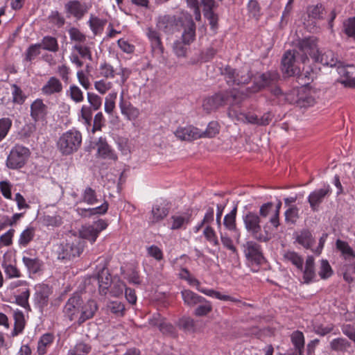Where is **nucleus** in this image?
I'll return each mask as SVG.
<instances>
[{
	"instance_id": "obj_1",
	"label": "nucleus",
	"mask_w": 355,
	"mask_h": 355,
	"mask_svg": "<svg viewBox=\"0 0 355 355\" xmlns=\"http://www.w3.org/2000/svg\"><path fill=\"white\" fill-rule=\"evenodd\" d=\"M241 98L238 97L232 90H225L215 93L203 101V108L207 112L216 111L225 105L233 106L239 104Z\"/></svg>"
},
{
	"instance_id": "obj_2",
	"label": "nucleus",
	"mask_w": 355,
	"mask_h": 355,
	"mask_svg": "<svg viewBox=\"0 0 355 355\" xmlns=\"http://www.w3.org/2000/svg\"><path fill=\"white\" fill-rule=\"evenodd\" d=\"M243 220L247 232L257 241L266 243L271 239V234L266 230V226L262 231L260 225L261 218L257 213L248 211L243 216Z\"/></svg>"
},
{
	"instance_id": "obj_3",
	"label": "nucleus",
	"mask_w": 355,
	"mask_h": 355,
	"mask_svg": "<svg viewBox=\"0 0 355 355\" xmlns=\"http://www.w3.org/2000/svg\"><path fill=\"white\" fill-rule=\"evenodd\" d=\"M82 143L81 133L72 129L63 133L59 138L57 146L62 155H71L77 151Z\"/></svg>"
},
{
	"instance_id": "obj_4",
	"label": "nucleus",
	"mask_w": 355,
	"mask_h": 355,
	"mask_svg": "<svg viewBox=\"0 0 355 355\" xmlns=\"http://www.w3.org/2000/svg\"><path fill=\"white\" fill-rule=\"evenodd\" d=\"M279 80V75L276 71H266L256 76L254 83L248 89L250 92L256 93L265 89H268L272 94V90L275 87H279L277 83Z\"/></svg>"
},
{
	"instance_id": "obj_5",
	"label": "nucleus",
	"mask_w": 355,
	"mask_h": 355,
	"mask_svg": "<svg viewBox=\"0 0 355 355\" xmlns=\"http://www.w3.org/2000/svg\"><path fill=\"white\" fill-rule=\"evenodd\" d=\"M30 156L28 148L16 145L12 148L6 160V166L11 169H18L23 167Z\"/></svg>"
},
{
	"instance_id": "obj_6",
	"label": "nucleus",
	"mask_w": 355,
	"mask_h": 355,
	"mask_svg": "<svg viewBox=\"0 0 355 355\" xmlns=\"http://www.w3.org/2000/svg\"><path fill=\"white\" fill-rule=\"evenodd\" d=\"M223 74L229 85L248 84L252 77L250 70L248 68L236 70L229 66L224 69Z\"/></svg>"
},
{
	"instance_id": "obj_7",
	"label": "nucleus",
	"mask_w": 355,
	"mask_h": 355,
	"mask_svg": "<svg viewBox=\"0 0 355 355\" xmlns=\"http://www.w3.org/2000/svg\"><path fill=\"white\" fill-rule=\"evenodd\" d=\"M83 243L80 239H76L73 241H67L62 243L58 248V257L60 259L70 260L76 257H79L83 250Z\"/></svg>"
},
{
	"instance_id": "obj_8",
	"label": "nucleus",
	"mask_w": 355,
	"mask_h": 355,
	"mask_svg": "<svg viewBox=\"0 0 355 355\" xmlns=\"http://www.w3.org/2000/svg\"><path fill=\"white\" fill-rule=\"evenodd\" d=\"M295 50L286 51L282 58V71L286 76H295L300 73V67L296 65Z\"/></svg>"
},
{
	"instance_id": "obj_9",
	"label": "nucleus",
	"mask_w": 355,
	"mask_h": 355,
	"mask_svg": "<svg viewBox=\"0 0 355 355\" xmlns=\"http://www.w3.org/2000/svg\"><path fill=\"white\" fill-rule=\"evenodd\" d=\"M297 46L304 54L308 53L313 60L320 51L318 47V40L314 37H308L298 40ZM302 62L304 63L309 58L306 55L301 58Z\"/></svg>"
},
{
	"instance_id": "obj_10",
	"label": "nucleus",
	"mask_w": 355,
	"mask_h": 355,
	"mask_svg": "<svg viewBox=\"0 0 355 355\" xmlns=\"http://www.w3.org/2000/svg\"><path fill=\"white\" fill-rule=\"evenodd\" d=\"M182 272L187 275V276L184 277L183 278L185 279L186 280H187L188 282L189 283V284L195 285L196 286V289L198 291H200V293H202L206 295L210 296V297H214L218 300H223V301H229L230 300V301H232V302H239L238 300H236L230 295H223L220 292L216 291L213 289H207V288H202L200 286V282L197 279L191 277L190 273L187 269L184 268L182 270Z\"/></svg>"
},
{
	"instance_id": "obj_11",
	"label": "nucleus",
	"mask_w": 355,
	"mask_h": 355,
	"mask_svg": "<svg viewBox=\"0 0 355 355\" xmlns=\"http://www.w3.org/2000/svg\"><path fill=\"white\" fill-rule=\"evenodd\" d=\"M81 305V297L78 294H74L67 300L63 311L71 321L78 320L80 313Z\"/></svg>"
},
{
	"instance_id": "obj_12",
	"label": "nucleus",
	"mask_w": 355,
	"mask_h": 355,
	"mask_svg": "<svg viewBox=\"0 0 355 355\" xmlns=\"http://www.w3.org/2000/svg\"><path fill=\"white\" fill-rule=\"evenodd\" d=\"M64 9L67 17L73 16L80 20L88 12L89 7L85 3H81L78 0H71L65 3Z\"/></svg>"
},
{
	"instance_id": "obj_13",
	"label": "nucleus",
	"mask_w": 355,
	"mask_h": 355,
	"mask_svg": "<svg viewBox=\"0 0 355 355\" xmlns=\"http://www.w3.org/2000/svg\"><path fill=\"white\" fill-rule=\"evenodd\" d=\"M180 19L174 15H164L158 17L157 26L165 33L173 34L178 30L180 24Z\"/></svg>"
},
{
	"instance_id": "obj_14",
	"label": "nucleus",
	"mask_w": 355,
	"mask_h": 355,
	"mask_svg": "<svg viewBox=\"0 0 355 355\" xmlns=\"http://www.w3.org/2000/svg\"><path fill=\"white\" fill-rule=\"evenodd\" d=\"M244 252L246 258L256 264H261L264 261V257L260 245L253 241H247L244 245Z\"/></svg>"
},
{
	"instance_id": "obj_15",
	"label": "nucleus",
	"mask_w": 355,
	"mask_h": 355,
	"mask_svg": "<svg viewBox=\"0 0 355 355\" xmlns=\"http://www.w3.org/2000/svg\"><path fill=\"white\" fill-rule=\"evenodd\" d=\"M300 92L298 89H293L289 92L284 93L280 87H275L272 90V94L276 97L279 104H296L298 106Z\"/></svg>"
},
{
	"instance_id": "obj_16",
	"label": "nucleus",
	"mask_w": 355,
	"mask_h": 355,
	"mask_svg": "<svg viewBox=\"0 0 355 355\" xmlns=\"http://www.w3.org/2000/svg\"><path fill=\"white\" fill-rule=\"evenodd\" d=\"M331 193V189L329 185L311 192L308 197V202L311 210L313 211H318L320 204Z\"/></svg>"
},
{
	"instance_id": "obj_17",
	"label": "nucleus",
	"mask_w": 355,
	"mask_h": 355,
	"mask_svg": "<svg viewBox=\"0 0 355 355\" xmlns=\"http://www.w3.org/2000/svg\"><path fill=\"white\" fill-rule=\"evenodd\" d=\"M98 309V304L94 300H89L84 304L82 302L80 315L76 320L78 324L81 325L86 320L92 318Z\"/></svg>"
},
{
	"instance_id": "obj_18",
	"label": "nucleus",
	"mask_w": 355,
	"mask_h": 355,
	"mask_svg": "<svg viewBox=\"0 0 355 355\" xmlns=\"http://www.w3.org/2000/svg\"><path fill=\"white\" fill-rule=\"evenodd\" d=\"M146 35L150 42L152 51L160 55H163L164 48L162 42L160 33L153 27L146 28Z\"/></svg>"
},
{
	"instance_id": "obj_19",
	"label": "nucleus",
	"mask_w": 355,
	"mask_h": 355,
	"mask_svg": "<svg viewBox=\"0 0 355 355\" xmlns=\"http://www.w3.org/2000/svg\"><path fill=\"white\" fill-rule=\"evenodd\" d=\"M175 136L182 141H192L202 138L201 131L193 126L179 128L175 132Z\"/></svg>"
},
{
	"instance_id": "obj_20",
	"label": "nucleus",
	"mask_w": 355,
	"mask_h": 355,
	"mask_svg": "<svg viewBox=\"0 0 355 355\" xmlns=\"http://www.w3.org/2000/svg\"><path fill=\"white\" fill-rule=\"evenodd\" d=\"M184 31L182 35V40L184 44H191L196 39V24L191 17L186 19L182 24Z\"/></svg>"
},
{
	"instance_id": "obj_21",
	"label": "nucleus",
	"mask_w": 355,
	"mask_h": 355,
	"mask_svg": "<svg viewBox=\"0 0 355 355\" xmlns=\"http://www.w3.org/2000/svg\"><path fill=\"white\" fill-rule=\"evenodd\" d=\"M48 113V107L42 100L37 98L31 105V116L35 121L43 120Z\"/></svg>"
},
{
	"instance_id": "obj_22",
	"label": "nucleus",
	"mask_w": 355,
	"mask_h": 355,
	"mask_svg": "<svg viewBox=\"0 0 355 355\" xmlns=\"http://www.w3.org/2000/svg\"><path fill=\"white\" fill-rule=\"evenodd\" d=\"M313 61L330 67H336L338 63L337 58L331 50L319 51Z\"/></svg>"
},
{
	"instance_id": "obj_23",
	"label": "nucleus",
	"mask_w": 355,
	"mask_h": 355,
	"mask_svg": "<svg viewBox=\"0 0 355 355\" xmlns=\"http://www.w3.org/2000/svg\"><path fill=\"white\" fill-rule=\"evenodd\" d=\"M109 208V203L107 200H104L103 202L96 207L83 209L78 208L77 213L82 217L89 218L94 215H103L107 213Z\"/></svg>"
},
{
	"instance_id": "obj_24",
	"label": "nucleus",
	"mask_w": 355,
	"mask_h": 355,
	"mask_svg": "<svg viewBox=\"0 0 355 355\" xmlns=\"http://www.w3.org/2000/svg\"><path fill=\"white\" fill-rule=\"evenodd\" d=\"M236 214L237 205L234 206L232 211L225 216L223 219V225L226 230L234 233L239 239L240 236V233L236 223Z\"/></svg>"
},
{
	"instance_id": "obj_25",
	"label": "nucleus",
	"mask_w": 355,
	"mask_h": 355,
	"mask_svg": "<svg viewBox=\"0 0 355 355\" xmlns=\"http://www.w3.org/2000/svg\"><path fill=\"white\" fill-rule=\"evenodd\" d=\"M98 283L99 286V292L101 295H105L108 288L111 286L112 279L108 270L103 268L97 276Z\"/></svg>"
},
{
	"instance_id": "obj_26",
	"label": "nucleus",
	"mask_w": 355,
	"mask_h": 355,
	"mask_svg": "<svg viewBox=\"0 0 355 355\" xmlns=\"http://www.w3.org/2000/svg\"><path fill=\"white\" fill-rule=\"evenodd\" d=\"M296 241L306 249H311L315 241L311 231L302 230L296 236Z\"/></svg>"
},
{
	"instance_id": "obj_27",
	"label": "nucleus",
	"mask_w": 355,
	"mask_h": 355,
	"mask_svg": "<svg viewBox=\"0 0 355 355\" xmlns=\"http://www.w3.org/2000/svg\"><path fill=\"white\" fill-rule=\"evenodd\" d=\"M62 83L55 77H51L42 88V93L46 95H51L55 93H60L62 92Z\"/></svg>"
},
{
	"instance_id": "obj_28",
	"label": "nucleus",
	"mask_w": 355,
	"mask_h": 355,
	"mask_svg": "<svg viewBox=\"0 0 355 355\" xmlns=\"http://www.w3.org/2000/svg\"><path fill=\"white\" fill-rule=\"evenodd\" d=\"M50 293L51 290L46 285H42L37 288L35 300L40 308L42 309L47 305Z\"/></svg>"
},
{
	"instance_id": "obj_29",
	"label": "nucleus",
	"mask_w": 355,
	"mask_h": 355,
	"mask_svg": "<svg viewBox=\"0 0 355 355\" xmlns=\"http://www.w3.org/2000/svg\"><path fill=\"white\" fill-rule=\"evenodd\" d=\"M315 277L314 259L312 256H309L306 258L305 268L303 271L304 283L309 284L312 282Z\"/></svg>"
},
{
	"instance_id": "obj_30",
	"label": "nucleus",
	"mask_w": 355,
	"mask_h": 355,
	"mask_svg": "<svg viewBox=\"0 0 355 355\" xmlns=\"http://www.w3.org/2000/svg\"><path fill=\"white\" fill-rule=\"evenodd\" d=\"M181 294L184 304L191 307L205 301V297L196 294L191 290H184L181 292Z\"/></svg>"
},
{
	"instance_id": "obj_31",
	"label": "nucleus",
	"mask_w": 355,
	"mask_h": 355,
	"mask_svg": "<svg viewBox=\"0 0 355 355\" xmlns=\"http://www.w3.org/2000/svg\"><path fill=\"white\" fill-rule=\"evenodd\" d=\"M96 146L98 148V153L102 157L112 159H116L117 158L111 147L107 143L105 139L100 137L96 143Z\"/></svg>"
},
{
	"instance_id": "obj_32",
	"label": "nucleus",
	"mask_w": 355,
	"mask_h": 355,
	"mask_svg": "<svg viewBox=\"0 0 355 355\" xmlns=\"http://www.w3.org/2000/svg\"><path fill=\"white\" fill-rule=\"evenodd\" d=\"M22 261L30 273L35 274L42 270L43 262L37 257H28L24 256Z\"/></svg>"
},
{
	"instance_id": "obj_33",
	"label": "nucleus",
	"mask_w": 355,
	"mask_h": 355,
	"mask_svg": "<svg viewBox=\"0 0 355 355\" xmlns=\"http://www.w3.org/2000/svg\"><path fill=\"white\" fill-rule=\"evenodd\" d=\"M355 68L353 66H347V67L340 68L339 73L342 74L346 78L343 83L345 86L355 87Z\"/></svg>"
},
{
	"instance_id": "obj_34",
	"label": "nucleus",
	"mask_w": 355,
	"mask_h": 355,
	"mask_svg": "<svg viewBox=\"0 0 355 355\" xmlns=\"http://www.w3.org/2000/svg\"><path fill=\"white\" fill-rule=\"evenodd\" d=\"M329 345L331 349L337 352H347L351 347V343L343 338L333 339Z\"/></svg>"
},
{
	"instance_id": "obj_35",
	"label": "nucleus",
	"mask_w": 355,
	"mask_h": 355,
	"mask_svg": "<svg viewBox=\"0 0 355 355\" xmlns=\"http://www.w3.org/2000/svg\"><path fill=\"white\" fill-rule=\"evenodd\" d=\"M82 201L89 205H94L98 202L97 194L95 189L87 187L81 195Z\"/></svg>"
},
{
	"instance_id": "obj_36",
	"label": "nucleus",
	"mask_w": 355,
	"mask_h": 355,
	"mask_svg": "<svg viewBox=\"0 0 355 355\" xmlns=\"http://www.w3.org/2000/svg\"><path fill=\"white\" fill-rule=\"evenodd\" d=\"M283 257L284 260L291 262L297 268L302 271L304 260L297 252L287 251L284 254Z\"/></svg>"
},
{
	"instance_id": "obj_37",
	"label": "nucleus",
	"mask_w": 355,
	"mask_h": 355,
	"mask_svg": "<svg viewBox=\"0 0 355 355\" xmlns=\"http://www.w3.org/2000/svg\"><path fill=\"white\" fill-rule=\"evenodd\" d=\"M151 214V222L155 223L162 220L168 214V210L166 207L155 205L153 207Z\"/></svg>"
},
{
	"instance_id": "obj_38",
	"label": "nucleus",
	"mask_w": 355,
	"mask_h": 355,
	"mask_svg": "<svg viewBox=\"0 0 355 355\" xmlns=\"http://www.w3.org/2000/svg\"><path fill=\"white\" fill-rule=\"evenodd\" d=\"M15 327L12 331V336H17L21 333L25 326V320L21 311H17L14 313Z\"/></svg>"
},
{
	"instance_id": "obj_39",
	"label": "nucleus",
	"mask_w": 355,
	"mask_h": 355,
	"mask_svg": "<svg viewBox=\"0 0 355 355\" xmlns=\"http://www.w3.org/2000/svg\"><path fill=\"white\" fill-rule=\"evenodd\" d=\"M106 23V19H101L93 15H91L89 20L90 28L95 35L100 33L103 30V27Z\"/></svg>"
},
{
	"instance_id": "obj_40",
	"label": "nucleus",
	"mask_w": 355,
	"mask_h": 355,
	"mask_svg": "<svg viewBox=\"0 0 355 355\" xmlns=\"http://www.w3.org/2000/svg\"><path fill=\"white\" fill-rule=\"evenodd\" d=\"M40 44H42V48L44 50L52 52H56L58 51L57 40L53 37L45 36Z\"/></svg>"
},
{
	"instance_id": "obj_41",
	"label": "nucleus",
	"mask_w": 355,
	"mask_h": 355,
	"mask_svg": "<svg viewBox=\"0 0 355 355\" xmlns=\"http://www.w3.org/2000/svg\"><path fill=\"white\" fill-rule=\"evenodd\" d=\"M98 73L100 76L106 79L114 78L116 74L113 67L105 62L100 64Z\"/></svg>"
},
{
	"instance_id": "obj_42",
	"label": "nucleus",
	"mask_w": 355,
	"mask_h": 355,
	"mask_svg": "<svg viewBox=\"0 0 355 355\" xmlns=\"http://www.w3.org/2000/svg\"><path fill=\"white\" fill-rule=\"evenodd\" d=\"M107 310L116 317H121L125 314V306L119 301H112L107 304Z\"/></svg>"
},
{
	"instance_id": "obj_43",
	"label": "nucleus",
	"mask_w": 355,
	"mask_h": 355,
	"mask_svg": "<svg viewBox=\"0 0 355 355\" xmlns=\"http://www.w3.org/2000/svg\"><path fill=\"white\" fill-rule=\"evenodd\" d=\"M53 340V336L51 334H44L40 338L37 345V352L39 354L43 355L46 352V347L52 343Z\"/></svg>"
},
{
	"instance_id": "obj_44",
	"label": "nucleus",
	"mask_w": 355,
	"mask_h": 355,
	"mask_svg": "<svg viewBox=\"0 0 355 355\" xmlns=\"http://www.w3.org/2000/svg\"><path fill=\"white\" fill-rule=\"evenodd\" d=\"M284 216L286 223L295 225L300 218L299 209L296 206H292L285 211Z\"/></svg>"
},
{
	"instance_id": "obj_45",
	"label": "nucleus",
	"mask_w": 355,
	"mask_h": 355,
	"mask_svg": "<svg viewBox=\"0 0 355 355\" xmlns=\"http://www.w3.org/2000/svg\"><path fill=\"white\" fill-rule=\"evenodd\" d=\"M178 325L185 332H193L195 329V322L190 317H182L178 320Z\"/></svg>"
},
{
	"instance_id": "obj_46",
	"label": "nucleus",
	"mask_w": 355,
	"mask_h": 355,
	"mask_svg": "<svg viewBox=\"0 0 355 355\" xmlns=\"http://www.w3.org/2000/svg\"><path fill=\"white\" fill-rule=\"evenodd\" d=\"M212 311V306L210 302L205 299V302L198 304V306L194 310V315L198 317L205 316Z\"/></svg>"
},
{
	"instance_id": "obj_47",
	"label": "nucleus",
	"mask_w": 355,
	"mask_h": 355,
	"mask_svg": "<svg viewBox=\"0 0 355 355\" xmlns=\"http://www.w3.org/2000/svg\"><path fill=\"white\" fill-rule=\"evenodd\" d=\"M91 351V346L85 343H79L71 349L67 355H87Z\"/></svg>"
},
{
	"instance_id": "obj_48",
	"label": "nucleus",
	"mask_w": 355,
	"mask_h": 355,
	"mask_svg": "<svg viewBox=\"0 0 355 355\" xmlns=\"http://www.w3.org/2000/svg\"><path fill=\"white\" fill-rule=\"evenodd\" d=\"M219 132V125L216 121L209 123L205 131H201L202 137L212 138Z\"/></svg>"
},
{
	"instance_id": "obj_49",
	"label": "nucleus",
	"mask_w": 355,
	"mask_h": 355,
	"mask_svg": "<svg viewBox=\"0 0 355 355\" xmlns=\"http://www.w3.org/2000/svg\"><path fill=\"white\" fill-rule=\"evenodd\" d=\"M80 234L82 238L90 241L92 243L95 242L98 236L97 231L92 225L84 227L80 232Z\"/></svg>"
},
{
	"instance_id": "obj_50",
	"label": "nucleus",
	"mask_w": 355,
	"mask_h": 355,
	"mask_svg": "<svg viewBox=\"0 0 355 355\" xmlns=\"http://www.w3.org/2000/svg\"><path fill=\"white\" fill-rule=\"evenodd\" d=\"M69 35L71 41L76 42L84 43L86 41V35L80 32V31L75 27H71L69 29Z\"/></svg>"
},
{
	"instance_id": "obj_51",
	"label": "nucleus",
	"mask_w": 355,
	"mask_h": 355,
	"mask_svg": "<svg viewBox=\"0 0 355 355\" xmlns=\"http://www.w3.org/2000/svg\"><path fill=\"white\" fill-rule=\"evenodd\" d=\"M12 122L9 118L0 119V142L7 136Z\"/></svg>"
},
{
	"instance_id": "obj_52",
	"label": "nucleus",
	"mask_w": 355,
	"mask_h": 355,
	"mask_svg": "<svg viewBox=\"0 0 355 355\" xmlns=\"http://www.w3.org/2000/svg\"><path fill=\"white\" fill-rule=\"evenodd\" d=\"M34 229L33 227H28L24 230L20 234L19 243L22 246L27 245L29 242L33 239Z\"/></svg>"
},
{
	"instance_id": "obj_53",
	"label": "nucleus",
	"mask_w": 355,
	"mask_h": 355,
	"mask_svg": "<svg viewBox=\"0 0 355 355\" xmlns=\"http://www.w3.org/2000/svg\"><path fill=\"white\" fill-rule=\"evenodd\" d=\"M291 339L295 348H304V336L302 331L298 330L293 331Z\"/></svg>"
},
{
	"instance_id": "obj_54",
	"label": "nucleus",
	"mask_w": 355,
	"mask_h": 355,
	"mask_svg": "<svg viewBox=\"0 0 355 355\" xmlns=\"http://www.w3.org/2000/svg\"><path fill=\"white\" fill-rule=\"evenodd\" d=\"M67 94L76 103H80L83 101V94L81 89L76 85H71Z\"/></svg>"
},
{
	"instance_id": "obj_55",
	"label": "nucleus",
	"mask_w": 355,
	"mask_h": 355,
	"mask_svg": "<svg viewBox=\"0 0 355 355\" xmlns=\"http://www.w3.org/2000/svg\"><path fill=\"white\" fill-rule=\"evenodd\" d=\"M157 324L159 331L164 335L175 337L177 334L175 327L170 323L166 322L164 320L162 323H155Z\"/></svg>"
},
{
	"instance_id": "obj_56",
	"label": "nucleus",
	"mask_w": 355,
	"mask_h": 355,
	"mask_svg": "<svg viewBox=\"0 0 355 355\" xmlns=\"http://www.w3.org/2000/svg\"><path fill=\"white\" fill-rule=\"evenodd\" d=\"M187 44H184V41L179 40L174 42L173 44V51L178 57H185L187 52Z\"/></svg>"
},
{
	"instance_id": "obj_57",
	"label": "nucleus",
	"mask_w": 355,
	"mask_h": 355,
	"mask_svg": "<svg viewBox=\"0 0 355 355\" xmlns=\"http://www.w3.org/2000/svg\"><path fill=\"white\" fill-rule=\"evenodd\" d=\"M73 49L76 50L81 58H87L89 60H92V55L89 46L80 44H76L73 46Z\"/></svg>"
},
{
	"instance_id": "obj_58",
	"label": "nucleus",
	"mask_w": 355,
	"mask_h": 355,
	"mask_svg": "<svg viewBox=\"0 0 355 355\" xmlns=\"http://www.w3.org/2000/svg\"><path fill=\"white\" fill-rule=\"evenodd\" d=\"M12 88L13 102L19 105L23 104L26 96L23 93L21 89L15 84L12 85Z\"/></svg>"
},
{
	"instance_id": "obj_59",
	"label": "nucleus",
	"mask_w": 355,
	"mask_h": 355,
	"mask_svg": "<svg viewBox=\"0 0 355 355\" xmlns=\"http://www.w3.org/2000/svg\"><path fill=\"white\" fill-rule=\"evenodd\" d=\"M315 103V99L309 94L306 93L304 90H301L300 99L298 101V106L300 107H305L313 105Z\"/></svg>"
},
{
	"instance_id": "obj_60",
	"label": "nucleus",
	"mask_w": 355,
	"mask_h": 355,
	"mask_svg": "<svg viewBox=\"0 0 355 355\" xmlns=\"http://www.w3.org/2000/svg\"><path fill=\"white\" fill-rule=\"evenodd\" d=\"M87 101L93 110H98L102 105V98L96 94L87 92Z\"/></svg>"
},
{
	"instance_id": "obj_61",
	"label": "nucleus",
	"mask_w": 355,
	"mask_h": 355,
	"mask_svg": "<svg viewBox=\"0 0 355 355\" xmlns=\"http://www.w3.org/2000/svg\"><path fill=\"white\" fill-rule=\"evenodd\" d=\"M42 49L41 44H35L31 45L26 53V60L31 61L36 56L40 54V49Z\"/></svg>"
},
{
	"instance_id": "obj_62",
	"label": "nucleus",
	"mask_w": 355,
	"mask_h": 355,
	"mask_svg": "<svg viewBox=\"0 0 355 355\" xmlns=\"http://www.w3.org/2000/svg\"><path fill=\"white\" fill-rule=\"evenodd\" d=\"M117 94L116 92L110 93L105 98V111L111 114L115 107V100L116 98Z\"/></svg>"
},
{
	"instance_id": "obj_63",
	"label": "nucleus",
	"mask_w": 355,
	"mask_h": 355,
	"mask_svg": "<svg viewBox=\"0 0 355 355\" xmlns=\"http://www.w3.org/2000/svg\"><path fill=\"white\" fill-rule=\"evenodd\" d=\"M343 31L349 37L355 35V17H350L343 23Z\"/></svg>"
},
{
	"instance_id": "obj_64",
	"label": "nucleus",
	"mask_w": 355,
	"mask_h": 355,
	"mask_svg": "<svg viewBox=\"0 0 355 355\" xmlns=\"http://www.w3.org/2000/svg\"><path fill=\"white\" fill-rule=\"evenodd\" d=\"M203 234L206 239L214 244L215 246L219 245V241L216 236V232L211 226H207L203 231Z\"/></svg>"
}]
</instances>
